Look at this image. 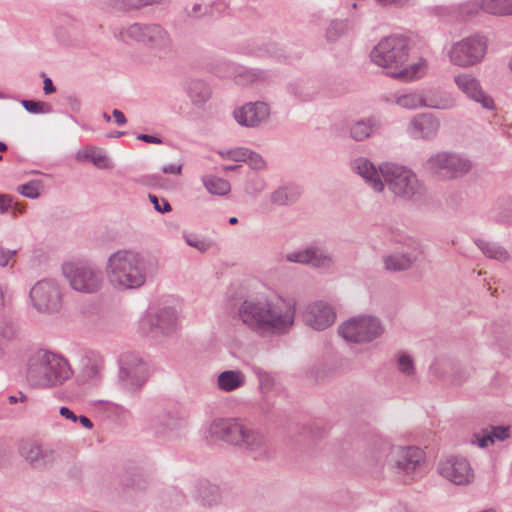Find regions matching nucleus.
Listing matches in <instances>:
<instances>
[{
	"label": "nucleus",
	"mask_w": 512,
	"mask_h": 512,
	"mask_svg": "<svg viewBox=\"0 0 512 512\" xmlns=\"http://www.w3.org/2000/svg\"><path fill=\"white\" fill-rule=\"evenodd\" d=\"M199 8H200V6H199V5H195V6L193 7V14H196V12H197V10H198Z\"/></svg>",
	"instance_id": "nucleus-58"
},
{
	"label": "nucleus",
	"mask_w": 512,
	"mask_h": 512,
	"mask_svg": "<svg viewBox=\"0 0 512 512\" xmlns=\"http://www.w3.org/2000/svg\"><path fill=\"white\" fill-rule=\"evenodd\" d=\"M245 382V376L240 371H224L218 376V387L219 389L230 392L243 386Z\"/></svg>",
	"instance_id": "nucleus-19"
},
{
	"label": "nucleus",
	"mask_w": 512,
	"mask_h": 512,
	"mask_svg": "<svg viewBox=\"0 0 512 512\" xmlns=\"http://www.w3.org/2000/svg\"><path fill=\"white\" fill-rule=\"evenodd\" d=\"M79 421L87 429H91L93 427L92 422L85 416H80Z\"/></svg>",
	"instance_id": "nucleus-52"
},
{
	"label": "nucleus",
	"mask_w": 512,
	"mask_h": 512,
	"mask_svg": "<svg viewBox=\"0 0 512 512\" xmlns=\"http://www.w3.org/2000/svg\"><path fill=\"white\" fill-rule=\"evenodd\" d=\"M470 166L469 161L456 155L438 153L427 161L426 169L435 176L450 179L466 173Z\"/></svg>",
	"instance_id": "nucleus-9"
},
{
	"label": "nucleus",
	"mask_w": 512,
	"mask_h": 512,
	"mask_svg": "<svg viewBox=\"0 0 512 512\" xmlns=\"http://www.w3.org/2000/svg\"><path fill=\"white\" fill-rule=\"evenodd\" d=\"M63 272L70 286L79 292L93 293L102 283L101 274L89 266L66 263Z\"/></svg>",
	"instance_id": "nucleus-8"
},
{
	"label": "nucleus",
	"mask_w": 512,
	"mask_h": 512,
	"mask_svg": "<svg viewBox=\"0 0 512 512\" xmlns=\"http://www.w3.org/2000/svg\"><path fill=\"white\" fill-rule=\"evenodd\" d=\"M21 454L30 463H46L52 456L48 451L30 442L22 444Z\"/></svg>",
	"instance_id": "nucleus-21"
},
{
	"label": "nucleus",
	"mask_w": 512,
	"mask_h": 512,
	"mask_svg": "<svg viewBox=\"0 0 512 512\" xmlns=\"http://www.w3.org/2000/svg\"><path fill=\"white\" fill-rule=\"evenodd\" d=\"M43 189L42 182L40 180L30 181L29 183L20 185L17 191L23 196L31 199L39 197L40 191Z\"/></svg>",
	"instance_id": "nucleus-31"
},
{
	"label": "nucleus",
	"mask_w": 512,
	"mask_h": 512,
	"mask_svg": "<svg viewBox=\"0 0 512 512\" xmlns=\"http://www.w3.org/2000/svg\"><path fill=\"white\" fill-rule=\"evenodd\" d=\"M481 8L492 15H512V0H482Z\"/></svg>",
	"instance_id": "nucleus-22"
},
{
	"label": "nucleus",
	"mask_w": 512,
	"mask_h": 512,
	"mask_svg": "<svg viewBox=\"0 0 512 512\" xmlns=\"http://www.w3.org/2000/svg\"><path fill=\"white\" fill-rule=\"evenodd\" d=\"M25 398H26V397H25V395H24V394H22V393H20V400H21V401H24V400H25Z\"/></svg>",
	"instance_id": "nucleus-61"
},
{
	"label": "nucleus",
	"mask_w": 512,
	"mask_h": 512,
	"mask_svg": "<svg viewBox=\"0 0 512 512\" xmlns=\"http://www.w3.org/2000/svg\"><path fill=\"white\" fill-rule=\"evenodd\" d=\"M173 316L170 315L168 312H165L157 322V326H159L162 329H168L169 327L173 326Z\"/></svg>",
	"instance_id": "nucleus-41"
},
{
	"label": "nucleus",
	"mask_w": 512,
	"mask_h": 512,
	"mask_svg": "<svg viewBox=\"0 0 512 512\" xmlns=\"http://www.w3.org/2000/svg\"><path fill=\"white\" fill-rule=\"evenodd\" d=\"M395 102L398 106L405 109H418L421 107L446 108L447 105H441L426 99L421 93L412 92L396 97Z\"/></svg>",
	"instance_id": "nucleus-18"
},
{
	"label": "nucleus",
	"mask_w": 512,
	"mask_h": 512,
	"mask_svg": "<svg viewBox=\"0 0 512 512\" xmlns=\"http://www.w3.org/2000/svg\"><path fill=\"white\" fill-rule=\"evenodd\" d=\"M411 263V258L404 255H392L385 259V267L391 271L407 269Z\"/></svg>",
	"instance_id": "nucleus-28"
},
{
	"label": "nucleus",
	"mask_w": 512,
	"mask_h": 512,
	"mask_svg": "<svg viewBox=\"0 0 512 512\" xmlns=\"http://www.w3.org/2000/svg\"><path fill=\"white\" fill-rule=\"evenodd\" d=\"M72 375L68 362L51 352H40L31 361L27 380L39 388H51L62 385Z\"/></svg>",
	"instance_id": "nucleus-4"
},
{
	"label": "nucleus",
	"mask_w": 512,
	"mask_h": 512,
	"mask_svg": "<svg viewBox=\"0 0 512 512\" xmlns=\"http://www.w3.org/2000/svg\"><path fill=\"white\" fill-rule=\"evenodd\" d=\"M370 57L389 76L401 81L419 79L427 72V63L423 58L410 59L408 41L404 37L390 36L382 39L373 48Z\"/></svg>",
	"instance_id": "nucleus-2"
},
{
	"label": "nucleus",
	"mask_w": 512,
	"mask_h": 512,
	"mask_svg": "<svg viewBox=\"0 0 512 512\" xmlns=\"http://www.w3.org/2000/svg\"><path fill=\"white\" fill-rule=\"evenodd\" d=\"M377 1L380 3H383V4H401L402 3L401 0H377Z\"/></svg>",
	"instance_id": "nucleus-53"
},
{
	"label": "nucleus",
	"mask_w": 512,
	"mask_h": 512,
	"mask_svg": "<svg viewBox=\"0 0 512 512\" xmlns=\"http://www.w3.org/2000/svg\"><path fill=\"white\" fill-rule=\"evenodd\" d=\"M398 367L403 373L410 374L413 371L412 359L408 355H401L398 359Z\"/></svg>",
	"instance_id": "nucleus-36"
},
{
	"label": "nucleus",
	"mask_w": 512,
	"mask_h": 512,
	"mask_svg": "<svg viewBox=\"0 0 512 512\" xmlns=\"http://www.w3.org/2000/svg\"><path fill=\"white\" fill-rule=\"evenodd\" d=\"M237 222H238V219H237L236 217H231V218L229 219V223H230V224H236Z\"/></svg>",
	"instance_id": "nucleus-56"
},
{
	"label": "nucleus",
	"mask_w": 512,
	"mask_h": 512,
	"mask_svg": "<svg viewBox=\"0 0 512 512\" xmlns=\"http://www.w3.org/2000/svg\"><path fill=\"white\" fill-rule=\"evenodd\" d=\"M187 243L190 246L197 248L200 251H205L208 248V244L201 240H192L190 238L187 239Z\"/></svg>",
	"instance_id": "nucleus-46"
},
{
	"label": "nucleus",
	"mask_w": 512,
	"mask_h": 512,
	"mask_svg": "<svg viewBox=\"0 0 512 512\" xmlns=\"http://www.w3.org/2000/svg\"><path fill=\"white\" fill-rule=\"evenodd\" d=\"M181 170H182L181 164H170V165L164 166L162 168L163 173H166V174L178 175L181 173Z\"/></svg>",
	"instance_id": "nucleus-45"
},
{
	"label": "nucleus",
	"mask_w": 512,
	"mask_h": 512,
	"mask_svg": "<svg viewBox=\"0 0 512 512\" xmlns=\"http://www.w3.org/2000/svg\"><path fill=\"white\" fill-rule=\"evenodd\" d=\"M335 318L336 314L333 308L327 305H322V327L330 326L331 324H333Z\"/></svg>",
	"instance_id": "nucleus-35"
},
{
	"label": "nucleus",
	"mask_w": 512,
	"mask_h": 512,
	"mask_svg": "<svg viewBox=\"0 0 512 512\" xmlns=\"http://www.w3.org/2000/svg\"><path fill=\"white\" fill-rule=\"evenodd\" d=\"M287 260L290 262H297L302 264H310L313 260H316V250L314 249H306L299 252L289 253L287 255Z\"/></svg>",
	"instance_id": "nucleus-32"
},
{
	"label": "nucleus",
	"mask_w": 512,
	"mask_h": 512,
	"mask_svg": "<svg viewBox=\"0 0 512 512\" xmlns=\"http://www.w3.org/2000/svg\"><path fill=\"white\" fill-rule=\"evenodd\" d=\"M23 105L28 111L33 113L42 112V108L45 106L44 103L34 101H24Z\"/></svg>",
	"instance_id": "nucleus-43"
},
{
	"label": "nucleus",
	"mask_w": 512,
	"mask_h": 512,
	"mask_svg": "<svg viewBox=\"0 0 512 512\" xmlns=\"http://www.w3.org/2000/svg\"><path fill=\"white\" fill-rule=\"evenodd\" d=\"M4 305H5L4 291L2 290V288H0V310L4 307Z\"/></svg>",
	"instance_id": "nucleus-54"
},
{
	"label": "nucleus",
	"mask_w": 512,
	"mask_h": 512,
	"mask_svg": "<svg viewBox=\"0 0 512 512\" xmlns=\"http://www.w3.org/2000/svg\"><path fill=\"white\" fill-rule=\"evenodd\" d=\"M317 310H318V307L315 306L313 309H308L304 313L305 321L315 329H318V327H319L318 316L315 313V311H317Z\"/></svg>",
	"instance_id": "nucleus-40"
},
{
	"label": "nucleus",
	"mask_w": 512,
	"mask_h": 512,
	"mask_svg": "<svg viewBox=\"0 0 512 512\" xmlns=\"http://www.w3.org/2000/svg\"><path fill=\"white\" fill-rule=\"evenodd\" d=\"M340 335L355 343L370 342L383 333L379 321L371 316L351 318L339 328Z\"/></svg>",
	"instance_id": "nucleus-6"
},
{
	"label": "nucleus",
	"mask_w": 512,
	"mask_h": 512,
	"mask_svg": "<svg viewBox=\"0 0 512 512\" xmlns=\"http://www.w3.org/2000/svg\"><path fill=\"white\" fill-rule=\"evenodd\" d=\"M113 117L115 119V122L118 125H123V124L126 123V118H125L124 114L121 111L117 110V109H115L113 111Z\"/></svg>",
	"instance_id": "nucleus-48"
},
{
	"label": "nucleus",
	"mask_w": 512,
	"mask_h": 512,
	"mask_svg": "<svg viewBox=\"0 0 512 512\" xmlns=\"http://www.w3.org/2000/svg\"><path fill=\"white\" fill-rule=\"evenodd\" d=\"M249 152L246 149L239 148L229 152V155L235 161H246Z\"/></svg>",
	"instance_id": "nucleus-42"
},
{
	"label": "nucleus",
	"mask_w": 512,
	"mask_h": 512,
	"mask_svg": "<svg viewBox=\"0 0 512 512\" xmlns=\"http://www.w3.org/2000/svg\"><path fill=\"white\" fill-rule=\"evenodd\" d=\"M374 125L370 121H359L351 128V136L358 141L369 137Z\"/></svg>",
	"instance_id": "nucleus-30"
},
{
	"label": "nucleus",
	"mask_w": 512,
	"mask_h": 512,
	"mask_svg": "<svg viewBox=\"0 0 512 512\" xmlns=\"http://www.w3.org/2000/svg\"><path fill=\"white\" fill-rule=\"evenodd\" d=\"M486 53V42L481 37H470L455 43L449 51L451 63L469 67L482 60Z\"/></svg>",
	"instance_id": "nucleus-7"
},
{
	"label": "nucleus",
	"mask_w": 512,
	"mask_h": 512,
	"mask_svg": "<svg viewBox=\"0 0 512 512\" xmlns=\"http://www.w3.org/2000/svg\"><path fill=\"white\" fill-rule=\"evenodd\" d=\"M422 459L423 453L416 447H392L386 456V462L390 467L405 474L415 471Z\"/></svg>",
	"instance_id": "nucleus-12"
},
{
	"label": "nucleus",
	"mask_w": 512,
	"mask_h": 512,
	"mask_svg": "<svg viewBox=\"0 0 512 512\" xmlns=\"http://www.w3.org/2000/svg\"><path fill=\"white\" fill-rule=\"evenodd\" d=\"M352 167L375 191L383 190L382 178L389 189L400 197L410 198L420 190L415 174L404 166L385 164L378 171L367 159L360 158L354 161Z\"/></svg>",
	"instance_id": "nucleus-3"
},
{
	"label": "nucleus",
	"mask_w": 512,
	"mask_h": 512,
	"mask_svg": "<svg viewBox=\"0 0 512 512\" xmlns=\"http://www.w3.org/2000/svg\"><path fill=\"white\" fill-rule=\"evenodd\" d=\"M508 437L509 428L503 426L493 427L489 432L485 433L482 436L478 434L474 435L475 442L478 444L479 447L482 448L487 447L489 444L494 443L496 440L503 441Z\"/></svg>",
	"instance_id": "nucleus-23"
},
{
	"label": "nucleus",
	"mask_w": 512,
	"mask_h": 512,
	"mask_svg": "<svg viewBox=\"0 0 512 512\" xmlns=\"http://www.w3.org/2000/svg\"><path fill=\"white\" fill-rule=\"evenodd\" d=\"M246 161L254 169H261L265 166V161L263 160V158L260 155L253 152H249Z\"/></svg>",
	"instance_id": "nucleus-38"
},
{
	"label": "nucleus",
	"mask_w": 512,
	"mask_h": 512,
	"mask_svg": "<svg viewBox=\"0 0 512 512\" xmlns=\"http://www.w3.org/2000/svg\"><path fill=\"white\" fill-rule=\"evenodd\" d=\"M510 68H511V70H512V59H511V62H510Z\"/></svg>",
	"instance_id": "nucleus-64"
},
{
	"label": "nucleus",
	"mask_w": 512,
	"mask_h": 512,
	"mask_svg": "<svg viewBox=\"0 0 512 512\" xmlns=\"http://www.w3.org/2000/svg\"><path fill=\"white\" fill-rule=\"evenodd\" d=\"M143 43L151 49L166 51L170 46L167 33L158 25H146Z\"/></svg>",
	"instance_id": "nucleus-17"
},
{
	"label": "nucleus",
	"mask_w": 512,
	"mask_h": 512,
	"mask_svg": "<svg viewBox=\"0 0 512 512\" xmlns=\"http://www.w3.org/2000/svg\"><path fill=\"white\" fill-rule=\"evenodd\" d=\"M109 282L121 289L142 286L145 274L140 256L132 251H118L110 256L106 267Z\"/></svg>",
	"instance_id": "nucleus-5"
},
{
	"label": "nucleus",
	"mask_w": 512,
	"mask_h": 512,
	"mask_svg": "<svg viewBox=\"0 0 512 512\" xmlns=\"http://www.w3.org/2000/svg\"><path fill=\"white\" fill-rule=\"evenodd\" d=\"M43 90L46 94L53 93L55 91V87L53 86V83L50 78L44 79V87Z\"/></svg>",
	"instance_id": "nucleus-49"
},
{
	"label": "nucleus",
	"mask_w": 512,
	"mask_h": 512,
	"mask_svg": "<svg viewBox=\"0 0 512 512\" xmlns=\"http://www.w3.org/2000/svg\"><path fill=\"white\" fill-rule=\"evenodd\" d=\"M338 25L341 27V31H343V30H344L345 25H344L343 23H339Z\"/></svg>",
	"instance_id": "nucleus-62"
},
{
	"label": "nucleus",
	"mask_w": 512,
	"mask_h": 512,
	"mask_svg": "<svg viewBox=\"0 0 512 512\" xmlns=\"http://www.w3.org/2000/svg\"><path fill=\"white\" fill-rule=\"evenodd\" d=\"M7 150V145L4 142H0V152Z\"/></svg>",
	"instance_id": "nucleus-55"
},
{
	"label": "nucleus",
	"mask_w": 512,
	"mask_h": 512,
	"mask_svg": "<svg viewBox=\"0 0 512 512\" xmlns=\"http://www.w3.org/2000/svg\"><path fill=\"white\" fill-rule=\"evenodd\" d=\"M12 207V198L8 195H0V213H4Z\"/></svg>",
	"instance_id": "nucleus-44"
},
{
	"label": "nucleus",
	"mask_w": 512,
	"mask_h": 512,
	"mask_svg": "<svg viewBox=\"0 0 512 512\" xmlns=\"http://www.w3.org/2000/svg\"><path fill=\"white\" fill-rule=\"evenodd\" d=\"M211 494H212L213 496L218 495L217 489H213V490L211 491Z\"/></svg>",
	"instance_id": "nucleus-60"
},
{
	"label": "nucleus",
	"mask_w": 512,
	"mask_h": 512,
	"mask_svg": "<svg viewBox=\"0 0 512 512\" xmlns=\"http://www.w3.org/2000/svg\"><path fill=\"white\" fill-rule=\"evenodd\" d=\"M59 412L61 416L65 417L66 419H70L73 422L78 420V417L67 407H61Z\"/></svg>",
	"instance_id": "nucleus-47"
},
{
	"label": "nucleus",
	"mask_w": 512,
	"mask_h": 512,
	"mask_svg": "<svg viewBox=\"0 0 512 512\" xmlns=\"http://www.w3.org/2000/svg\"><path fill=\"white\" fill-rule=\"evenodd\" d=\"M9 401H10V403H16L18 401V398L15 396H10Z\"/></svg>",
	"instance_id": "nucleus-57"
},
{
	"label": "nucleus",
	"mask_w": 512,
	"mask_h": 512,
	"mask_svg": "<svg viewBox=\"0 0 512 512\" xmlns=\"http://www.w3.org/2000/svg\"><path fill=\"white\" fill-rule=\"evenodd\" d=\"M17 250H11L4 247H0V266L6 267L12 265L15 262V255Z\"/></svg>",
	"instance_id": "nucleus-34"
},
{
	"label": "nucleus",
	"mask_w": 512,
	"mask_h": 512,
	"mask_svg": "<svg viewBox=\"0 0 512 512\" xmlns=\"http://www.w3.org/2000/svg\"><path fill=\"white\" fill-rule=\"evenodd\" d=\"M30 298L38 311L54 312L62 306L60 289L56 283L51 281L36 283L30 291Z\"/></svg>",
	"instance_id": "nucleus-10"
},
{
	"label": "nucleus",
	"mask_w": 512,
	"mask_h": 512,
	"mask_svg": "<svg viewBox=\"0 0 512 512\" xmlns=\"http://www.w3.org/2000/svg\"><path fill=\"white\" fill-rule=\"evenodd\" d=\"M247 429L236 420L219 419L211 424L209 432L213 438L222 439L235 445H242Z\"/></svg>",
	"instance_id": "nucleus-13"
},
{
	"label": "nucleus",
	"mask_w": 512,
	"mask_h": 512,
	"mask_svg": "<svg viewBox=\"0 0 512 512\" xmlns=\"http://www.w3.org/2000/svg\"><path fill=\"white\" fill-rule=\"evenodd\" d=\"M76 159L78 161L90 160L99 168L109 167L108 157L103 153V151L95 147H85L80 149L76 154Z\"/></svg>",
	"instance_id": "nucleus-20"
},
{
	"label": "nucleus",
	"mask_w": 512,
	"mask_h": 512,
	"mask_svg": "<svg viewBox=\"0 0 512 512\" xmlns=\"http://www.w3.org/2000/svg\"><path fill=\"white\" fill-rule=\"evenodd\" d=\"M439 129V122L432 114L415 116L408 126V132L414 138L434 136Z\"/></svg>",
	"instance_id": "nucleus-16"
},
{
	"label": "nucleus",
	"mask_w": 512,
	"mask_h": 512,
	"mask_svg": "<svg viewBox=\"0 0 512 512\" xmlns=\"http://www.w3.org/2000/svg\"><path fill=\"white\" fill-rule=\"evenodd\" d=\"M145 26L146 25L133 24L127 27L120 33L121 40L127 44H132L134 42L143 43V40L145 39Z\"/></svg>",
	"instance_id": "nucleus-25"
},
{
	"label": "nucleus",
	"mask_w": 512,
	"mask_h": 512,
	"mask_svg": "<svg viewBox=\"0 0 512 512\" xmlns=\"http://www.w3.org/2000/svg\"><path fill=\"white\" fill-rule=\"evenodd\" d=\"M189 93L192 101L196 104L203 103L210 97L209 88L201 82L192 84L190 86Z\"/></svg>",
	"instance_id": "nucleus-29"
},
{
	"label": "nucleus",
	"mask_w": 512,
	"mask_h": 512,
	"mask_svg": "<svg viewBox=\"0 0 512 512\" xmlns=\"http://www.w3.org/2000/svg\"><path fill=\"white\" fill-rule=\"evenodd\" d=\"M241 321L251 330L270 335L287 331L294 322V308L279 297L245 300L238 310Z\"/></svg>",
	"instance_id": "nucleus-1"
},
{
	"label": "nucleus",
	"mask_w": 512,
	"mask_h": 512,
	"mask_svg": "<svg viewBox=\"0 0 512 512\" xmlns=\"http://www.w3.org/2000/svg\"><path fill=\"white\" fill-rule=\"evenodd\" d=\"M455 82L468 97L482 104L484 108L492 109L493 100L485 95L481 90L479 83L468 74H461L455 77Z\"/></svg>",
	"instance_id": "nucleus-15"
},
{
	"label": "nucleus",
	"mask_w": 512,
	"mask_h": 512,
	"mask_svg": "<svg viewBox=\"0 0 512 512\" xmlns=\"http://www.w3.org/2000/svg\"><path fill=\"white\" fill-rule=\"evenodd\" d=\"M139 140L149 142V143H160V140L157 137L141 134L137 137Z\"/></svg>",
	"instance_id": "nucleus-50"
},
{
	"label": "nucleus",
	"mask_w": 512,
	"mask_h": 512,
	"mask_svg": "<svg viewBox=\"0 0 512 512\" xmlns=\"http://www.w3.org/2000/svg\"><path fill=\"white\" fill-rule=\"evenodd\" d=\"M242 445L253 452L264 453L266 451L267 441L261 433L247 429Z\"/></svg>",
	"instance_id": "nucleus-24"
},
{
	"label": "nucleus",
	"mask_w": 512,
	"mask_h": 512,
	"mask_svg": "<svg viewBox=\"0 0 512 512\" xmlns=\"http://www.w3.org/2000/svg\"><path fill=\"white\" fill-rule=\"evenodd\" d=\"M122 375H125L126 377H128V374L126 373L125 370H122Z\"/></svg>",
	"instance_id": "nucleus-63"
},
{
	"label": "nucleus",
	"mask_w": 512,
	"mask_h": 512,
	"mask_svg": "<svg viewBox=\"0 0 512 512\" xmlns=\"http://www.w3.org/2000/svg\"><path fill=\"white\" fill-rule=\"evenodd\" d=\"M149 199L151 203H153L154 208L159 212H169L171 210V206L167 200L162 199L161 202L155 195H149Z\"/></svg>",
	"instance_id": "nucleus-39"
},
{
	"label": "nucleus",
	"mask_w": 512,
	"mask_h": 512,
	"mask_svg": "<svg viewBox=\"0 0 512 512\" xmlns=\"http://www.w3.org/2000/svg\"><path fill=\"white\" fill-rule=\"evenodd\" d=\"M477 245L483 251V253L490 258H494L499 261H505L508 259L507 252L499 246L485 241H479Z\"/></svg>",
	"instance_id": "nucleus-27"
},
{
	"label": "nucleus",
	"mask_w": 512,
	"mask_h": 512,
	"mask_svg": "<svg viewBox=\"0 0 512 512\" xmlns=\"http://www.w3.org/2000/svg\"><path fill=\"white\" fill-rule=\"evenodd\" d=\"M289 191L287 189H281L273 194V201L277 204H288L293 201L292 197H289Z\"/></svg>",
	"instance_id": "nucleus-37"
},
{
	"label": "nucleus",
	"mask_w": 512,
	"mask_h": 512,
	"mask_svg": "<svg viewBox=\"0 0 512 512\" xmlns=\"http://www.w3.org/2000/svg\"><path fill=\"white\" fill-rule=\"evenodd\" d=\"M440 474L456 485H469L475 479V472L470 462L461 456L445 459L439 465Z\"/></svg>",
	"instance_id": "nucleus-11"
},
{
	"label": "nucleus",
	"mask_w": 512,
	"mask_h": 512,
	"mask_svg": "<svg viewBox=\"0 0 512 512\" xmlns=\"http://www.w3.org/2000/svg\"><path fill=\"white\" fill-rule=\"evenodd\" d=\"M206 189L215 195H225L230 191V184L222 179L208 176L203 179Z\"/></svg>",
	"instance_id": "nucleus-26"
},
{
	"label": "nucleus",
	"mask_w": 512,
	"mask_h": 512,
	"mask_svg": "<svg viewBox=\"0 0 512 512\" xmlns=\"http://www.w3.org/2000/svg\"><path fill=\"white\" fill-rule=\"evenodd\" d=\"M259 385L262 392H270L275 386L274 377L267 372H258Z\"/></svg>",
	"instance_id": "nucleus-33"
},
{
	"label": "nucleus",
	"mask_w": 512,
	"mask_h": 512,
	"mask_svg": "<svg viewBox=\"0 0 512 512\" xmlns=\"http://www.w3.org/2000/svg\"><path fill=\"white\" fill-rule=\"evenodd\" d=\"M268 115V106L262 102L246 104L234 112L236 121L247 127H253L259 124L265 120Z\"/></svg>",
	"instance_id": "nucleus-14"
},
{
	"label": "nucleus",
	"mask_w": 512,
	"mask_h": 512,
	"mask_svg": "<svg viewBox=\"0 0 512 512\" xmlns=\"http://www.w3.org/2000/svg\"><path fill=\"white\" fill-rule=\"evenodd\" d=\"M103 117L106 119V121H110V116L107 113H104Z\"/></svg>",
	"instance_id": "nucleus-59"
},
{
	"label": "nucleus",
	"mask_w": 512,
	"mask_h": 512,
	"mask_svg": "<svg viewBox=\"0 0 512 512\" xmlns=\"http://www.w3.org/2000/svg\"><path fill=\"white\" fill-rule=\"evenodd\" d=\"M10 208L12 209L14 215L22 214L25 210V206L20 203H15V204L12 203V207H10Z\"/></svg>",
	"instance_id": "nucleus-51"
}]
</instances>
